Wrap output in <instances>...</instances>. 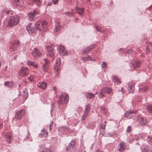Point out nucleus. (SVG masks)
Listing matches in <instances>:
<instances>
[{"mask_svg":"<svg viewBox=\"0 0 152 152\" xmlns=\"http://www.w3.org/2000/svg\"><path fill=\"white\" fill-rule=\"evenodd\" d=\"M41 54L38 49L37 48H34L32 53V55L34 58H39L41 55Z\"/></svg>","mask_w":152,"mask_h":152,"instance_id":"4468645a","label":"nucleus"},{"mask_svg":"<svg viewBox=\"0 0 152 152\" xmlns=\"http://www.w3.org/2000/svg\"><path fill=\"white\" fill-rule=\"evenodd\" d=\"M12 135L10 132H8L4 134V138L6 141L8 143H10L12 138Z\"/></svg>","mask_w":152,"mask_h":152,"instance_id":"2eb2a0df","label":"nucleus"},{"mask_svg":"<svg viewBox=\"0 0 152 152\" xmlns=\"http://www.w3.org/2000/svg\"><path fill=\"white\" fill-rule=\"evenodd\" d=\"M60 58H58L56 59V66H58L60 65Z\"/></svg>","mask_w":152,"mask_h":152,"instance_id":"58836bf2","label":"nucleus"},{"mask_svg":"<svg viewBox=\"0 0 152 152\" xmlns=\"http://www.w3.org/2000/svg\"><path fill=\"white\" fill-rule=\"evenodd\" d=\"M138 49V50H140V49H139V48H138V49Z\"/></svg>","mask_w":152,"mask_h":152,"instance_id":"0e129e2a","label":"nucleus"},{"mask_svg":"<svg viewBox=\"0 0 152 152\" xmlns=\"http://www.w3.org/2000/svg\"><path fill=\"white\" fill-rule=\"evenodd\" d=\"M133 112H132L130 111H126L124 114V116L125 117H126L128 118H130L132 116V113H133Z\"/></svg>","mask_w":152,"mask_h":152,"instance_id":"a878e982","label":"nucleus"},{"mask_svg":"<svg viewBox=\"0 0 152 152\" xmlns=\"http://www.w3.org/2000/svg\"><path fill=\"white\" fill-rule=\"evenodd\" d=\"M26 29L28 32L31 34L35 32V28L31 23L28 24L26 27Z\"/></svg>","mask_w":152,"mask_h":152,"instance_id":"ddd939ff","label":"nucleus"},{"mask_svg":"<svg viewBox=\"0 0 152 152\" xmlns=\"http://www.w3.org/2000/svg\"><path fill=\"white\" fill-rule=\"evenodd\" d=\"M96 30L98 31V28H97V27L96 28Z\"/></svg>","mask_w":152,"mask_h":152,"instance_id":"e2e57ef3","label":"nucleus"},{"mask_svg":"<svg viewBox=\"0 0 152 152\" xmlns=\"http://www.w3.org/2000/svg\"><path fill=\"white\" fill-rule=\"evenodd\" d=\"M53 89L55 93H56L57 91V89L56 87H54L53 88Z\"/></svg>","mask_w":152,"mask_h":152,"instance_id":"864d4df0","label":"nucleus"},{"mask_svg":"<svg viewBox=\"0 0 152 152\" xmlns=\"http://www.w3.org/2000/svg\"><path fill=\"white\" fill-rule=\"evenodd\" d=\"M4 85L9 87H12L13 85V82L12 81H6L4 83Z\"/></svg>","mask_w":152,"mask_h":152,"instance_id":"c756f323","label":"nucleus"},{"mask_svg":"<svg viewBox=\"0 0 152 152\" xmlns=\"http://www.w3.org/2000/svg\"><path fill=\"white\" fill-rule=\"evenodd\" d=\"M29 71V69L28 67H21L18 71V75L21 77H25L28 75Z\"/></svg>","mask_w":152,"mask_h":152,"instance_id":"20e7f679","label":"nucleus"},{"mask_svg":"<svg viewBox=\"0 0 152 152\" xmlns=\"http://www.w3.org/2000/svg\"><path fill=\"white\" fill-rule=\"evenodd\" d=\"M44 61H45V63L43 65L42 67L44 71L45 72H46L47 71V68L48 66V64L49 63V61L46 59H45Z\"/></svg>","mask_w":152,"mask_h":152,"instance_id":"4be33fe9","label":"nucleus"},{"mask_svg":"<svg viewBox=\"0 0 152 152\" xmlns=\"http://www.w3.org/2000/svg\"><path fill=\"white\" fill-rule=\"evenodd\" d=\"M141 149L143 152H152L151 148L145 145H142L141 147Z\"/></svg>","mask_w":152,"mask_h":152,"instance_id":"a211bd4d","label":"nucleus"},{"mask_svg":"<svg viewBox=\"0 0 152 152\" xmlns=\"http://www.w3.org/2000/svg\"><path fill=\"white\" fill-rule=\"evenodd\" d=\"M90 106L89 104H88L86 106L84 110V113L83 115L82 116V119L84 121L86 117H87L88 114L90 110Z\"/></svg>","mask_w":152,"mask_h":152,"instance_id":"1a4fd4ad","label":"nucleus"},{"mask_svg":"<svg viewBox=\"0 0 152 152\" xmlns=\"http://www.w3.org/2000/svg\"><path fill=\"white\" fill-rule=\"evenodd\" d=\"M104 123V124H102L100 126V128L102 129L103 130H104L105 129V128L106 127V123L105 121Z\"/></svg>","mask_w":152,"mask_h":152,"instance_id":"4c0bfd02","label":"nucleus"},{"mask_svg":"<svg viewBox=\"0 0 152 152\" xmlns=\"http://www.w3.org/2000/svg\"><path fill=\"white\" fill-rule=\"evenodd\" d=\"M137 121L140 123L141 125L144 126L147 125L148 121L145 118L141 116H137Z\"/></svg>","mask_w":152,"mask_h":152,"instance_id":"0eeeda50","label":"nucleus"},{"mask_svg":"<svg viewBox=\"0 0 152 152\" xmlns=\"http://www.w3.org/2000/svg\"><path fill=\"white\" fill-rule=\"evenodd\" d=\"M71 148V147H70V145H69L66 147V150L68 151Z\"/></svg>","mask_w":152,"mask_h":152,"instance_id":"3c124183","label":"nucleus"},{"mask_svg":"<svg viewBox=\"0 0 152 152\" xmlns=\"http://www.w3.org/2000/svg\"><path fill=\"white\" fill-rule=\"evenodd\" d=\"M131 130V127L130 126H129L127 129V131L128 132H130Z\"/></svg>","mask_w":152,"mask_h":152,"instance_id":"37998d69","label":"nucleus"},{"mask_svg":"<svg viewBox=\"0 0 152 152\" xmlns=\"http://www.w3.org/2000/svg\"><path fill=\"white\" fill-rule=\"evenodd\" d=\"M69 96L66 93L62 94L60 96L57 103L59 104H66L69 101Z\"/></svg>","mask_w":152,"mask_h":152,"instance_id":"f03ea898","label":"nucleus"},{"mask_svg":"<svg viewBox=\"0 0 152 152\" xmlns=\"http://www.w3.org/2000/svg\"><path fill=\"white\" fill-rule=\"evenodd\" d=\"M35 27L39 31H43L46 30L47 25V22L38 20L35 24Z\"/></svg>","mask_w":152,"mask_h":152,"instance_id":"f257e3e1","label":"nucleus"},{"mask_svg":"<svg viewBox=\"0 0 152 152\" xmlns=\"http://www.w3.org/2000/svg\"><path fill=\"white\" fill-rule=\"evenodd\" d=\"M76 143V141L75 140H73L69 144V145L70 146L71 148H72L74 147Z\"/></svg>","mask_w":152,"mask_h":152,"instance_id":"473e14b6","label":"nucleus"},{"mask_svg":"<svg viewBox=\"0 0 152 152\" xmlns=\"http://www.w3.org/2000/svg\"><path fill=\"white\" fill-rule=\"evenodd\" d=\"M37 86L43 89H45L47 87V84L46 82H39L37 84Z\"/></svg>","mask_w":152,"mask_h":152,"instance_id":"412c9836","label":"nucleus"},{"mask_svg":"<svg viewBox=\"0 0 152 152\" xmlns=\"http://www.w3.org/2000/svg\"><path fill=\"white\" fill-rule=\"evenodd\" d=\"M139 138H136V139H135V140H139Z\"/></svg>","mask_w":152,"mask_h":152,"instance_id":"052dcab7","label":"nucleus"},{"mask_svg":"<svg viewBox=\"0 0 152 152\" xmlns=\"http://www.w3.org/2000/svg\"><path fill=\"white\" fill-rule=\"evenodd\" d=\"M101 110L103 111L104 113H106V110L105 108L104 107H101Z\"/></svg>","mask_w":152,"mask_h":152,"instance_id":"a19ab883","label":"nucleus"},{"mask_svg":"<svg viewBox=\"0 0 152 152\" xmlns=\"http://www.w3.org/2000/svg\"><path fill=\"white\" fill-rule=\"evenodd\" d=\"M11 11L10 10H9L8 11H5V12L7 13V14H9V13Z\"/></svg>","mask_w":152,"mask_h":152,"instance_id":"4d7b16f0","label":"nucleus"},{"mask_svg":"<svg viewBox=\"0 0 152 152\" xmlns=\"http://www.w3.org/2000/svg\"><path fill=\"white\" fill-rule=\"evenodd\" d=\"M59 53L61 56H66L68 54L65 48L62 45H59L58 48Z\"/></svg>","mask_w":152,"mask_h":152,"instance_id":"6e6552de","label":"nucleus"},{"mask_svg":"<svg viewBox=\"0 0 152 152\" xmlns=\"http://www.w3.org/2000/svg\"><path fill=\"white\" fill-rule=\"evenodd\" d=\"M39 14L38 12L35 10L33 12H30L28 14V19L31 21L34 20V17Z\"/></svg>","mask_w":152,"mask_h":152,"instance_id":"9b49d317","label":"nucleus"},{"mask_svg":"<svg viewBox=\"0 0 152 152\" xmlns=\"http://www.w3.org/2000/svg\"><path fill=\"white\" fill-rule=\"evenodd\" d=\"M82 60L84 61H88L91 60V59L89 56H88L86 57H83Z\"/></svg>","mask_w":152,"mask_h":152,"instance_id":"72a5a7b5","label":"nucleus"},{"mask_svg":"<svg viewBox=\"0 0 152 152\" xmlns=\"http://www.w3.org/2000/svg\"><path fill=\"white\" fill-rule=\"evenodd\" d=\"M147 50H148V51H149V50L148 49H147Z\"/></svg>","mask_w":152,"mask_h":152,"instance_id":"680f3d73","label":"nucleus"},{"mask_svg":"<svg viewBox=\"0 0 152 152\" xmlns=\"http://www.w3.org/2000/svg\"><path fill=\"white\" fill-rule=\"evenodd\" d=\"M132 52V50H131V51H130L129 50V51H128V54H129L131 53Z\"/></svg>","mask_w":152,"mask_h":152,"instance_id":"bf43d9fd","label":"nucleus"},{"mask_svg":"<svg viewBox=\"0 0 152 152\" xmlns=\"http://www.w3.org/2000/svg\"><path fill=\"white\" fill-rule=\"evenodd\" d=\"M134 84L131 83L130 84L129 86V91L131 93H132L133 92V90H134Z\"/></svg>","mask_w":152,"mask_h":152,"instance_id":"c85d7f7f","label":"nucleus"},{"mask_svg":"<svg viewBox=\"0 0 152 152\" xmlns=\"http://www.w3.org/2000/svg\"><path fill=\"white\" fill-rule=\"evenodd\" d=\"M58 1L59 0H52L53 3L54 4H56L58 2Z\"/></svg>","mask_w":152,"mask_h":152,"instance_id":"49530a36","label":"nucleus"},{"mask_svg":"<svg viewBox=\"0 0 152 152\" xmlns=\"http://www.w3.org/2000/svg\"><path fill=\"white\" fill-rule=\"evenodd\" d=\"M25 113L26 110L24 109L17 112L15 115V118L18 119H21L22 116L25 114Z\"/></svg>","mask_w":152,"mask_h":152,"instance_id":"f8f14e48","label":"nucleus"},{"mask_svg":"<svg viewBox=\"0 0 152 152\" xmlns=\"http://www.w3.org/2000/svg\"><path fill=\"white\" fill-rule=\"evenodd\" d=\"M134 139H131L129 141V143H131L133 142L134 141Z\"/></svg>","mask_w":152,"mask_h":152,"instance_id":"603ef678","label":"nucleus"},{"mask_svg":"<svg viewBox=\"0 0 152 152\" xmlns=\"http://www.w3.org/2000/svg\"><path fill=\"white\" fill-rule=\"evenodd\" d=\"M121 91L122 92V93L123 94L124 93V89L123 88H121Z\"/></svg>","mask_w":152,"mask_h":152,"instance_id":"5fc2aeb1","label":"nucleus"},{"mask_svg":"<svg viewBox=\"0 0 152 152\" xmlns=\"http://www.w3.org/2000/svg\"><path fill=\"white\" fill-rule=\"evenodd\" d=\"M52 4V3L51 2H49L48 4H47V5L48 6H50L51 5V4Z\"/></svg>","mask_w":152,"mask_h":152,"instance_id":"6e6d98bb","label":"nucleus"},{"mask_svg":"<svg viewBox=\"0 0 152 152\" xmlns=\"http://www.w3.org/2000/svg\"><path fill=\"white\" fill-rule=\"evenodd\" d=\"M96 152H103L100 150H97V151H96Z\"/></svg>","mask_w":152,"mask_h":152,"instance_id":"13d9d810","label":"nucleus"},{"mask_svg":"<svg viewBox=\"0 0 152 152\" xmlns=\"http://www.w3.org/2000/svg\"><path fill=\"white\" fill-rule=\"evenodd\" d=\"M148 89V87L147 86H146L144 88H141L140 89V91H147V89Z\"/></svg>","mask_w":152,"mask_h":152,"instance_id":"ea45409f","label":"nucleus"},{"mask_svg":"<svg viewBox=\"0 0 152 152\" xmlns=\"http://www.w3.org/2000/svg\"><path fill=\"white\" fill-rule=\"evenodd\" d=\"M146 109L150 112L152 113V104L148 105Z\"/></svg>","mask_w":152,"mask_h":152,"instance_id":"f704fd0d","label":"nucleus"},{"mask_svg":"<svg viewBox=\"0 0 152 152\" xmlns=\"http://www.w3.org/2000/svg\"><path fill=\"white\" fill-rule=\"evenodd\" d=\"M65 14L69 16H71L73 14V13L70 12H67L65 13Z\"/></svg>","mask_w":152,"mask_h":152,"instance_id":"79ce46f5","label":"nucleus"},{"mask_svg":"<svg viewBox=\"0 0 152 152\" xmlns=\"http://www.w3.org/2000/svg\"><path fill=\"white\" fill-rule=\"evenodd\" d=\"M31 1L36 4L37 7H39L42 4V2L40 0H31Z\"/></svg>","mask_w":152,"mask_h":152,"instance_id":"393cba45","label":"nucleus"},{"mask_svg":"<svg viewBox=\"0 0 152 152\" xmlns=\"http://www.w3.org/2000/svg\"><path fill=\"white\" fill-rule=\"evenodd\" d=\"M27 65L28 66H31L34 68H37L38 65V64L35 61H32L31 60H28L27 62Z\"/></svg>","mask_w":152,"mask_h":152,"instance_id":"dca6fc26","label":"nucleus"},{"mask_svg":"<svg viewBox=\"0 0 152 152\" xmlns=\"http://www.w3.org/2000/svg\"><path fill=\"white\" fill-rule=\"evenodd\" d=\"M45 151V152H53L52 149H46Z\"/></svg>","mask_w":152,"mask_h":152,"instance_id":"c03bdc74","label":"nucleus"},{"mask_svg":"<svg viewBox=\"0 0 152 152\" xmlns=\"http://www.w3.org/2000/svg\"><path fill=\"white\" fill-rule=\"evenodd\" d=\"M119 146L120 147L119 151L121 152L125 150L126 147V143L125 142H121L119 144Z\"/></svg>","mask_w":152,"mask_h":152,"instance_id":"6ab92c4d","label":"nucleus"},{"mask_svg":"<svg viewBox=\"0 0 152 152\" xmlns=\"http://www.w3.org/2000/svg\"><path fill=\"white\" fill-rule=\"evenodd\" d=\"M76 12L77 13L81 15H82L84 12V8H77L75 9Z\"/></svg>","mask_w":152,"mask_h":152,"instance_id":"b1692460","label":"nucleus"},{"mask_svg":"<svg viewBox=\"0 0 152 152\" xmlns=\"http://www.w3.org/2000/svg\"><path fill=\"white\" fill-rule=\"evenodd\" d=\"M94 48V45H92L91 46H89L87 48L85 49L83 51V53L86 54H88L91 50V49H92Z\"/></svg>","mask_w":152,"mask_h":152,"instance_id":"5701e85b","label":"nucleus"},{"mask_svg":"<svg viewBox=\"0 0 152 152\" xmlns=\"http://www.w3.org/2000/svg\"><path fill=\"white\" fill-rule=\"evenodd\" d=\"M60 28L61 26L59 23V22H57L55 24V28L54 29V31L56 32H57L59 31Z\"/></svg>","mask_w":152,"mask_h":152,"instance_id":"bb28decb","label":"nucleus"},{"mask_svg":"<svg viewBox=\"0 0 152 152\" xmlns=\"http://www.w3.org/2000/svg\"><path fill=\"white\" fill-rule=\"evenodd\" d=\"M113 81L117 83H120L121 82L120 80L115 76H113Z\"/></svg>","mask_w":152,"mask_h":152,"instance_id":"7c9ffc66","label":"nucleus"},{"mask_svg":"<svg viewBox=\"0 0 152 152\" xmlns=\"http://www.w3.org/2000/svg\"><path fill=\"white\" fill-rule=\"evenodd\" d=\"M106 66V63L105 62H103L102 64V67H105Z\"/></svg>","mask_w":152,"mask_h":152,"instance_id":"a18cd8bd","label":"nucleus"},{"mask_svg":"<svg viewBox=\"0 0 152 152\" xmlns=\"http://www.w3.org/2000/svg\"><path fill=\"white\" fill-rule=\"evenodd\" d=\"M23 97L24 99H27L28 97V95L27 94V92L26 91V90H23Z\"/></svg>","mask_w":152,"mask_h":152,"instance_id":"c9c22d12","label":"nucleus"},{"mask_svg":"<svg viewBox=\"0 0 152 152\" xmlns=\"http://www.w3.org/2000/svg\"><path fill=\"white\" fill-rule=\"evenodd\" d=\"M19 18L17 15L12 16L8 22V26L12 27L17 25L19 22Z\"/></svg>","mask_w":152,"mask_h":152,"instance_id":"7ed1b4c3","label":"nucleus"},{"mask_svg":"<svg viewBox=\"0 0 152 152\" xmlns=\"http://www.w3.org/2000/svg\"><path fill=\"white\" fill-rule=\"evenodd\" d=\"M3 126V123L2 121L0 120V129L2 128Z\"/></svg>","mask_w":152,"mask_h":152,"instance_id":"09e8293b","label":"nucleus"},{"mask_svg":"<svg viewBox=\"0 0 152 152\" xmlns=\"http://www.w3.org/2000/svg\"><path fill=\"white\" fill-rule=\"evenodd\" d=\"M48 132L45 129L42 130L41 133L39 134V137H47L48 136Z\"/></svg>","mask_w":152,"mask_h":152,"instance_id":"aec40b11","label":"nucleus"},{"mask_svg":"<svg viewBox=\"0 0 152 152\" xmlns=\"http://www.w3.org/2000/svg\"><path fill=\"white\" fill-rule=\"evenodd\" d=\"M57 69V68H56V69ZM57 69H58V68H57Z\"/></svg>","mask_w":152,"mask_h":152,"instance_id":"69168bd1","label":"nucleus"},{"mask_svg":"<svg viewBox=\"0 0 152 152\" xmlns=\"http://www.w3.org/2000/svg\"><path fill=\"white\" fill-rule=\"evenodd\" d=\"M97 93L96 92L95 94H93L90 93H87L86 94V97L89 99H91L95 96V95Z\"/></svg>","mask_w":152,"mask_h":152,"instance_id":"cd10ccee","label":"nucleus"},{"mask_svg":"<svg viewBox=\"0 0 152 152\" xmlns=\"http://www.w3.org/2000/svg\"><path fill=\"white\" fill-rule=\"evenodd\" d=\"M34 76L33 75H31L28 78L29 80H30L31 81H32L33 80V79L34 78Z\"/></svg>","mask_w":152,"mask_h":152,"instance_id":"de8ad7c7","label":"nucleus"},{"mask_svg":"<svg viewBox=\"0 0 152 152\" xmlns=\"http://www.w3.org/2000/svg\"><path fill=\"white\" fill-rule=\"evenodd\" d=\"M147 140L148 142H152V135H149L148 136Z\"/></svg>","mask_w":152,"mask_h":152,"instance_id":"e433bc0d","label":"nucleus"},{"mask_svg":"<svg viewBox=\"0 0 152 152\" xmlns=\"http://www.w3.org/2000/svg\"><path fill=\"white\" fill-rule=\"evenodd\" d=\"M20 45V42L18 41H15L14 42L12 43L10 46V50L13 51L17 50Z\"/></svg>","mask_w":152,"mask_h":152,"instance_id":"423d86ee","label":"nucleus"},{"mask_svg":"<svg viewBox=\"0 0 152 152\" xmlns=\"http://www.w3.org/2000/svg\"><path fill=\"white\" fill-rule=\"evenodd\" d=\"M47 51V55L52 57L54 55L55 50L53 48L50 46H47L46 48Z\"/></svg>","mask_w":152,"mask_h":152,"instance_id":"9d476101","label":"nucleus"},{"mask_svg":"<svg viewBox=\"0 0 152 152\" xmlns=\"http://www.w3.org/2000/svg\"><path fill=\"white\" fill-rule=\"evenodd\" d=\"M15 1L18 5L20 6H22L24 3L23 1L22 0H15Z\"/></svg>","mask_w":152,"mask_h":152,"instance_id":"2f4dec72","label":"nucleus"},{"mask_svg":"<svg viewBox=\"0 0 152 152\" xmlns=\"http://www.w3.org/2000/svg\"><path fill=\"white\" fill-rule=\"evenodd\" d=\"M112 91L111 89L110 88L106 87L102 89L99 95V98H101L105 96V94H109Z\"/></svg>","mask_w":152,"mask_h":152,"instance_id":"39448f33","label":"nucleus"},{"mask_svg":"<svg viewBox=\"0 0 152 152\" xmlns=\"http://www.w3.org/2000/svg\"><path fill=\"white\" fill-rule=\"evenodd\" d=\"M140 62L138 61H134L133 63H132L131 67L134 68L140 67Z\"/></svg>","mask_w":152,"mask_h":152,"instance_id":"f3484780","label":"nucleus"},{"mask_svg":"<svg viewBox=\"0 0 152 152\" xmlns=\"http://www.w3.org/2000/svg\"><path fill=\"white\" fill-rule=\"evenodd\" d=\"M53 121H52L51 122V124L49 125V126H50L49 130L50 131H51V129H52L51 128V126L53 125Z\"/></svg>","mask_w":152,"mask_h":152,"instance_id":"8fccbe9b","label":"nucleus"}]
</instances>
